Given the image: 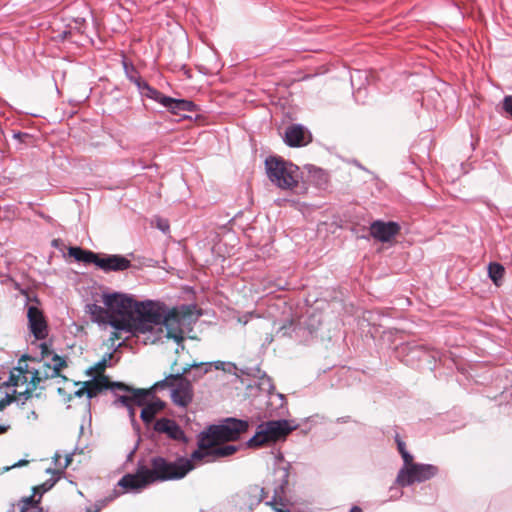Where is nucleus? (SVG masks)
Masks as SVG:
<instances>
[{
  "label": "nucleus",
  "instance_id": "1",
  "mask_svg": "<svg viewBox=\"0 0 512 512\" xmlns=\"http://www.w3.org/2000/svg\"><path fill=\"white\" fill-rule=\"evenodd\" d=\"M41 354L42 359L27 355L22 356L17 367L10 373L9 382L11 385H28L24 392L19 393V399L21 397H24V400L31 399L37 388L44 389V383L47 380L62 376L61 370L67 366L65 359L57 354H53L52 363L44 360L51 354L46 344H41Z\"/></svg>",
  "mask_w": 512,
  "mask_h": 512
},
{
  "label": "nucleus",
  "instance_id": "2",
  "mask_svg": "<svg viewBox=\"0 0 512 512\" xmlns=\"http://www.w3.org/2000/svg\"><path fill=\"white\" fill-rule=\"evenodd\" d=\"M192 458L179 457L170 461L162 456H154L149 460V466L139 465L134 474H126L119 481L125 489L140 490L156 482L183 479L194 469Z\"/></svg>",
  "mask_w": 512,
  "mask_h": 512
},
{
  "label": "nucleus",
  "instance_id": "3",
  "mask_svg": "<svg viewBox=\"0 0 512 512\" xmlns=\"http://www.w3.org/2000/svg\"><path fill=\"white\" fill-rule=\"evenodd\" d=\"M248 422L235 418H228L220 425H211L199 435L198 450L191 454L193 460H202L205 457L213 459L228 457L236 453L235 445L223 443L236 441L248 430Z\"/></svg>",
  "mask_w": 512,
  "mask_h": 512
},
{
  "label": "nucleus",
  "instance_id": "4",
  "mask_svg": "<svg viewBox=\"0 0 512 512\" xmlns=\"http://www.w3.org/2000/svg\"><path fill=\"white\" fill-rule=\"evenodd\" d=\"M162 320L163 304L145 301L138 303L132 318L115 322L114 328L130 333H146L161 325Z\"/></svg>",
  "mask_w": 512,
  "mask_h": 512
},
{
  "label": "nucleus",
  "instance_id": "5",
  "mask_svg": "<svg viewBox=\"0 0 512 512\" xmlns=\"http://www.w3.org/2000/svg\"><path fill=\"white\" fill-rule=\"evenodd\" d=\"M270 181L277 187L287 190L295 188L299 183V169L281 158L270 157L265 161Z\"/></svg>",
  "mask_w": 512,
  "mask_h": 512
},
{
  "label": "nucleus",
  "instance_id": "6",
  "mask_svg": "<svg viewBox=\"0 0 512 512\" xmlns=\"http://www.w3.org/2000/svg\"><path fill=\"white\" fill-rule=\"evenodd\" d=\"M292 431L287 420H273L262 423L256 434L248 441L249 447H261L285 439Z\"/></svg>",
  "mask_w": 512,
  "mask_h": 512
},
{
  "label": "nucleus",
  "instance_id": "7",
  "mask_svg": "<svg viewBox=\"0 0 512 512\" xmlns=\"http://www.w3.org/2000/svg\"><path fill=\"white\" fill-rule=\"evenodd\" d=\"M139 302L124 294L104 295V304L111 311L113 316L109 319V324L114 327L115 322L128 320L132 318L134 309Z\"/></svg>",
  "mask_w": 512,
  "mask_h": 512
},
{
  "label": "nucleus",
  "instance_id": "8",
  "mask_svg": "<svg viewBox=\"0 0 512 512\" xmlns=\"http://www.w3.org/2000/svg\"><path fill=\"white\" fill-rule=\"evenodd\" d=\"M438 468L430 464H416L411 461L399 471L397 482L401 486H408L414 482H423L434 477Z\"/></svg>",
  "mask_w": 512,
  "mask_h": 512
},
{
  "label": "nucleus",
  "instance_id": "9",
  "mask_svg": "<svg viewBox=\"0 0 512 512\" xmlns=\"http://www.w3.org/2000/svg\"><path fill=\"white\" fill-rule=\"evenodd\" d=\"M266 497L264 488L250 485L232 497V503L239 511L250 512Z\"/></svg>",
  "mask_w": 512,
  "mask_h": 512
},
{
  "label": "nucleus",
  "instance_id": "10",
  "mask_svg": "<svg viewBox=\"0 0 512 512\" xmlns=\"http://www.w3.org/2000/svg\"><path fill=\"white\" fill-rule=\"evenodd\" d=\"M105 389H129V386L123 382H111L108 376L94 377L92 380L84 381L82 387L76 392V395H83L91 399L96 397Z\"/></svg>",
  "mask_w": 512,
  "mask_h": 512
},
{
  "label": "nucleus",
  "instance_id": "11",
  "mask_svg": "<svg viewBox=\"0 0 512 512\" xmlns=\"http://www.w3.org/2000/svg\"><path fill=\"white\" fill-rule=\"evenodd\" d=\"M182 318L176 308L166 311V307L163 305V320L161 321V325H164L166 328L167 338L173 339L177 343L184 340V332L181 328Z\"/></svg>",
  "mask_w": 512,
  "mask_h": 512
},
{
  "label": "nucleus",
  "instance_id": "12",
  "mask_svg": "<svg viewBox=\"0 0 512 512\" xmlns=\"http://www.w3.org/2000/svg\"><path fill=\"white\" fill-rule=\"evenodd\" d=\"M27 318L29 329L34 337L38 340L45 339L48 335V326L42 311L35 306H29Z\"/></svg>",
  "mask_w": 512,
  "mask_h": 512
},
{
  "label": "nucleus",
  "instance_id": "13",
  "mask_svg": "<svg viewBox=\"0 0 512 512\" xmlns=\"http://www.w3.org/2000/svg\"><path fill=\"white\" fill-rule=\"evenodd\" d=\"M400 232L398 223L390 221L383 222L380 220L374 221L370 225V235L381 242H389Z\"/></svg>",
  "mask_w": 512,
  "mask_h": 512
},
{
  "label": "nucleus",
  "instance_id": "14",
  "mask_svg": "<svg viewBox=\"0 0 512 512\" xmlns=\"http://www.w3.org/2000/svg\"><path fill=\"white\" fill-rule=\"evenodd\" d=\"M192 369H196L199 371L198 377H201L202 375L206 374L211 369V363H192L187 364L185 367H183L181 372H178L176 374H170L165 379L158 381L154 384L153 387L150 389L155 390L158 388H165V387H171L174 385V381H177L182 376H185L186 374L190 373Z\"/></svg>",
  "mask_w": 512,
  "mask_h": 512
},
{
  "label": "nucleus",
  "instance_id": "15",
  "mask_svg": "<svg viewBox=\"0 0 512 512\" xmlns=\"http://www.w3.org/2000/svg\"><path fill=\"white\" fill-rule=\"evenodd\" d=\"M153 428L157 433L165 434L168 438L172 440L180 442L187 441L186 436L181 427L172 419L160 418L155 421Z\"/></svg>",
  "mask_w": 512,
  "mask_h": 512
},
{
  "label": "nucleus",
  "instance_id": "16",
  "mask_svg": "<svg viewBox=\"0 0 512 512\" xmlns=\"http://www.w3.org/2000/svg\"><path fill=\"white\" fill-rule=\"evenodd\" d=\"M96 266L102 269L105 272L110 271H124L131 267V261L124 256L121 255H107L101 257L98 255V260L96 262Z\"/></svg>",
  "mask_w": 512,
  "mask_h": 512
},
{
  "label": "nucleus",
  "instance_id": "17",
  "mask_svg": "<svg viewBox=\"0 0 512 512\" xmlns=\"http://www.w3.org/2000/svg\"><path fill=\"white\" fill-rule=\"evenodd\" d=\"M177 382L176 388L172 391V400L176 405L186 407L193 399L192 384L184 376L178 379Z\"/></svg>",
  "mask_w": 512,
  "mask_h": 512
},
{
  "label": "nucleus",
  "instance_id": "18",
  "mask_svg": "<svg viewBox=\"0 0 512 512\" xmlns=\"http://www.w3.org/2000/svg\"><path fill=\"white\" fill-rule=\"evenodd\" d=\"M284 140L290 147H300L311 142V135L303 126L293 124L287 127Z\"/></svg>",
  "mask_w": 512,
  "mask_h": 512
},
{
  "label": "nucleus",
  "instance_id": "19",
  "mask_svg": "<svg viewBox=\"0 0 512 512\" xmlns=\"http://www.w3.org/2000/svg\"><path fill=\"white\" fill-rule=\"evenodd\" d=\"M161 104L167 107L173 114L185 116L183 112L194 111L195 105L188 100L174 99L171 97L161 98Z\"/></svg>",
  "mask_w": 512,
  "mask_h": 512
},
{
  "label": "nucleus",
  "instance_id": "20",
  "mask_svg": "<svg viewBox=\"0 0 512 512\" xmlns=\"http://www.w3.org/2000/svg\"><path fill=\"white\" fill-rule=\"evenodd\" d=\"M131 393V416H134L133 406H145L148 397L152 394V389H134L129 386V389H120Z\"/></svg>",
  "mask_w": 512,
  "mask_h": 512
},
{
  "label": "nucleus",
  "instance_id": "21",
  "mask_svg": "<svg viewBox=\"0 0 512 512\" xmlns=\"http://www.w3.org/2000/svg\"><path fill=\"white\" fill-rule=\"evenodd\" d=\"M164 407L165 403L160 399H156L153 402L146 403L140 414L142 421L145 424L151 423L154 420L155 415L161 410H163Z\"/></svg>",
  "mask_w": 512,
  "mask_h": 512
},
{
  "label": "nucleus",
  "instance_id": "22",
  "mask_svg": "<svg viewBox=\"0 0 512 512\" xmlns=\"http://www.w3.org/2000/svg\"><path fill=\"white\" fill-rule=\"evenodd\" d=\"M68 254L70 257H73L76 261L83 262L86 264L94 263L96 265V262L98 260V254L90 250H84L80 247H70L68 249Z\"/></svg>",
  "mask_w": 512,
  "mask_h": 512
},
{
  "label": "nucleus",
  "instance_id": "23",
  "mask_svg": "<svg viewBox=\"0 0 512 512\" xmlns=\"http://www.w3.org/2000/svg\"><path fill=\"white\" fill-rule=\"evenodd\" d=\"M88 308L94 320L98 322L109 323L110 317L113 316L108 308L105 309L96 304L89 305Z\"/></svg>",
  "mask_w": 512,
  "mask_h": 512
},
{
  "label": "nucleus",
  "instance_id": "24",
  "mask_svg": "<svg viewBox=\"0 0 512 512\" xmlns=\"http://www.w3.org/2000/svg\"><path fill=\"white\" fill-rule=\"evenodd\" d=\"M489 277L496 286H500L505 274L504 267L499 263H490L488 266Z\"/></svg>",
  "mask_w": 512,
  "mask_h": 512
},
{
  "label": "nucleus",
  "instance_id": "25",
  "mask_svg": "<svg viewBox=\"0 0 512 512\" xmlns=\"http://www.w3.org/2000/svg\"><path fill=\"white\" fill-rule=\"evenodd\" d=\"M139 87L141 89V93L144 96L154 99L160 103H161V98H167V96H164L162 93H160L158 90L152 88L147 83H143L142 85L139 84Z\"/></svg>",
  "mask_w": 512,
  "mask_h": 512
},
{
  "label": "nucleus",
  "instance_id": "26",
  "mask_svg": "<svg viewBox=\"0 0 512 512\" xmlns=\"http://www.w3.org/2000/svg\"><path fill=\"white\" fill-rule=\"evenodd\" d=\"M107 367V361L105 359H102L101 361L97 362L93 366H91L87 371L86 374L93 377H99V376H106L104 374V371Z\"/></svg>",
  "mask_w": 512,
  "mask_h": 512
},
{
  "label": "nucleus",
  "instance_id": "27",
  "mask_svg": "<svg viewBox=\"0 0 512 512\" xmlns=\"http://www.w3.org/2000/svg\"><path fill=\"white\" fill-rule=\"evenodd\" d=\"M395 441L397 443L398 451L403 458L404 465L409 464L411 461H413V456L406 450L405 442L400 439L398 434L395 437Z\"/></svg>",
  "mask_w": 512,
  "mask_h": 512
},
{
  "label": "nucleus",
  "instance_id": "28",
  "mask_svg": "<svg viewBox=\"0 0 512 512\" xmlns=\"http://www.w3.org/2000/svg\"><path fill=\"white\" fill-rule=\"evenodd\" d=\"M267 505L271 506L272 509L276 512H291V510L287 507V505L282 500H277L274 498L273 500L266 502Z\"/></svg>",
  "mask_w": 512,
  "mask_h": 512
},
{
  "label": "nucleus",
  "instance_id": "29",
  "mask_svg": "<svg viewBox=\"0 0 512 512\" xmlns=\"http://www.w3.org/2000/svg\"><path fill=\"white\" fill-rule=\"evenodd\" d=\"M13 401L20 402L21 405H24L27 400H24V397H21L19 399V394L17 396H7L5 399L0 401V411H2L4 408H6L7 405H9Z\"/></svg>",
  "mask_w": 512,
  "mask_h": 512
},
{
  "label": "nucleus",
  "instance_id": "30",
  "mask_svg": "<svg viewBox=\"0 0 512 512\" xmlns=\"http://www.w3.org/2000/svg\"><path fill=\"white\" fill-rule=\"evenodd\" d=\"M502 106L504 111L512 117V95L504 97Z\"/></svg>",
  "mask_w": 512,
  "mask_h": 512
},
{
  "label": "nucleus",
  "instance_id": "31",
  "mask_svg": "<svg viewBox=\"0 0 512 512\" xmlns=\"http://www.w3.org/2000/svg\"><path fill=\"white\" fill-rule=\"evenodd\" d=\"M116 402H120L131 411V393L128 395H121L117 398Z\"/></svg>",
  "mask_w": 512,
  "mask_h": 512
},
{
  "label": "nucleus",
  "instance_id": "32",
  "mask_svg": "<svg viewBox=\"0 0 512 512\" xmlns=\"http://www.w3.org/2000/svg\"><path fill=\"white\" fill-rule=\"evenodd\" d=\"M40 499L41 497L36 500L33 495L23 498V506H40Z\"/></svg>",
  "mask_w": 512,
  "mask_h": 512
},
{
  "label": "nucleus",
  "instance_id": "33",
  "mask_svg": "<svg viewBox=\"0 0 512 512\" xmlns=\"http://www.w3.org/2000/svg\"><path fill=\"white\" fill-rule=\"evenodd\" d=\"M20 512H44L41 506H22Z\"/></svg>",
  "mask_w": 512,
  "mask_h": 512
},
{
  "label": "nucleus",
  "instance_id": "34",
  "mask_svg": "<svg viewBox=\"0 0 512 512\" xmlns=\"http://www.w3.org/2000/svg\"><path fill=\"white\" fill-rule=\"evenodd\" d=\"M158 227L163 231L166 232L169 230V224L166 221H159Z\"/></svg>",
  "mask_w": 512,
  "mask_h": 512
},
{
  "label": "nucleus",
  "instance_id": "35",
  "mask_svg": "<svg viewBox=\"0 0 512 512\" xmlns=\"http://www.w3.org/2000/svg\"><path fill=\"white\" fill-rule=\"evenodd\" d=\"M28 464V461L27 460H20L19 462L15 463L14 465H12L11 467H21V466H24Z\"/></svg>",
  "mask_w": 512,
  "mask_h": 512
},
{
  "label": "nucleus",
  "instance_id": "36",
  "mask_svg": "<svg viewBox=\"0 0 512 512\" xmlns=\"http://www.w3.org/2000/svg\"><path fill=\"white\" fill-rule=\"evenodd\" d=\"M118 339H120V335H119V333H118V332H116V331H115V332H112L111 337H110V340L114 342L115 340H118Z\"/></svg>",
  "mask_w": 512,
  "mask_h": 512
},
{
  "label": "nucleus",
  "instance_id": "37",
  "mask_svg": "<svg viewBox=\"0 0 512 512\" xmlns=\"http://www.w3.org/2000/svg\"><path fill=\"white\" fill-rule=\"evenodd\" d=\"M349 512H363L359 506H353Z\"/></svg>",
  "mask_w": 512,
  "mask_h": 512
},
{
  "label": "nucleus",
  "instance_id": "38",
  "mask_svg": "<svg viewBox=\"0 0 512 512\" xmlns=\"http://www.w3.org/2000/svg\"><path fill=\"white\" fill-rule=\"evenodd\" d=\"M8 430L7 426L0 425V434L5 433Z\"/></svg>",
  "mask_w": 512,
  "mask_h": 512
},
{
  "label": "nucleus",
  "instance_id": "39",
  "mask_svg": "<svg viewBox=\"0 0 512 512\" xmlns=\"http://www.w3.org/2000/svg\"><path fill=\"white\" fill-rule=\"evenodd\" d=\"M72 459L70 457H67L66 458V464H65V468L71 463Z\"/></svg>",
  "mask_w": 512,
  "mask_h": 512
},
{
  "label": "nucleus",
  "instance_id": "40",
  "mask_svg": "<svg viewBox=\"0 0 512 512\" xmlns=\"http://www.w3.org/2000/svg\"><path fill=\"white\" fill-rule=\"evenodd\" d=\"M31 414H32V416H33V418H34V419H36V418H37V414H36L34 411H32V413H31Z\"/></svg>",
  "mask_w": 512,
  "mask_h": 512
},
{
  "label": "nucleus",
  "instance_id": "41",
  "mask_svg": "<svg viewBox=\"0 0 512 512\" xmlns=\"http://www.w3.org/2000/svg\"><path fill=\"white\" fill-rule=\"evenodd\" d=\"M40 488H42V489H43V491H46V490H47V488L45 487V484H42V486H41Z\"/></svg>",
  "mask_w": 512,
  "mask_h": 512
}]
</instances>
